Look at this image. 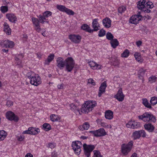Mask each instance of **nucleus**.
<instances>
[{
  "instance_id": "aec40b11",
  "label": "nucleus",
  "mask_w": 157,
  "mask_h": 157,
  "mask_svg": "<svg viewBox=\"0 0 157 157\" xmlns=\"http://www.w3.org/2000/svg\"><path fill=\"white\" fill-rule=\"evenodd\" d=\"M94 135L97 136H104L106 135V133L103 128H101L93 132Z\"/></svg>"
},
{
  "instance_id": "a18cd8bd",
  "label": "nucleus",
  "mask_w": 157,
  "mask_h": 157,
  "mask_svg": "<svg viewBox=\"0 0 157 157\" xmlns=\"http://www.w3.org/2000/svg\"><path fill=\"white\" fill-rule=\"evenodd\" d=\"M42 128L45 131H49V124L47 123L44 124L42 126Z\"/></svg>"
},
{
  "instance_id": "6ab92c4d",
  "label": "nucleus",
  "mask_w": 157,
  "mask_h": 157,
  "mask_svg": "<svg viewBox=\"0 0 157 157\" xmlns=\"http://www.w3.org/2000/svg\"><path fill=\"white\" fill-rule=\"evenodd\" d=\"M32 20L33 23L35 26V29L38 32H40L41 31V29L40 27V22L39 19H38L35 17H32Z\"/></svg>"
},
{
  "instance_id": "f8f14e48",
  "label": "nucleus",
  "mask_w": 157,
  "mask_h": 157,
  "mask_svg": "<svg viewBox=\"0 0 157 157\" xmlns=\"http://www.w3.org/2000/svg\"><path fill=\"white\" fill-rule=\"evenodd\" d=\"M6 118L9 120L14 121L17 122L19 120L18 117L16 115L12 112L9 111L6 113Z\"/></svg>"
},
{
  "instance_id": "4468645a",
  "label": "nucleus",
  "mask_w": 157,
  "mask_h": 157,
  "mask_svg": "<svg viewBox=\"0 0 157 157\" xmlns=\"http://www.w3.org/2000/svg\"><path fill=\"white\" fill-rule=\"evenodd\" d=\"M69 38L72 42L78 44L81 41L82 38L79 35L71 34L69 35Z\"/></svg>"
},
{
  "instance_id": "a878e982",
  "label": "nucleus",
  "mask_w": 157,
  "mask_h": 157,
  "mask_svg": "<svg viewBox=\"0 0 157 157\" xmlns=\"http://www.w3.org/2000/svg\"><path fill=\"white\" fill-rule=\"evenodd\" d=\"M6 16L9 21L11 22L15 23L16 21L17 18L13 14L7 13Z\"/></svg>"
},
{
  "instance_id": "4be33fe9",
  "label": "nucleus",
  "mask_w": 157,
  "mask_h": 157,
  "mask_svg": "<svg viewBox=\"0 0 157 157\" xmlns=\"http://www.w3.org/2000/svg\"><path fill=\"white\" fill-rule=\"evenodd\" d=\"M102 23L103 26L106 28H109L111 26V21L108 17L103 19L102 21Z\"/></svg>"
},
{
  "instance_id": "e433bc0d",
  "label": "nucleus",
  "mask_w": 157,
  "mask_h": 157,
  "mask_svg": "<svg viewBox=\"0 0 157 157\" xmlns=\"http://www.w3.org/2000/svg\"><path fill=\"white\" fill-rule=\"evenodd\" d=\"M100 124L101 126L106 129H111L112 126L111 124H108L104 122H101Z\"/></svg>"
},
{
  "instance_id": "4d7b16f0",
  "label": "nucleus",
  "mask_w": 157,
  "mask_h": 157,
  "mask_svg": "<svg viewBox=\"0 0 157 157\" xmlns=\"http://www.w3.org/2000/svg\"><path fill=\"white\" fill-rule=\"evenodd\" d=\"M15 59L17 65H20L21 63V61L18 57H15Z\"/></svg>"
},
{
  "instance_id": "58836bf2",
  "label": "nucleus",
  "mask_w": 157,
  "mask_h": 157,
  "mask_svg": "<svg viewBox=\"0 0 157 157\" xmlns=\"http://www.w3.org/2000/svg\"><path fill=\"white\" fill-rule=\"evenodd\" d=\"M154 6V5L152 2L148 0H146V8L151 9L153 8Z\"/></svg>"
},
{
  "instance_id": "79ce46f5",
  "label": "nucleus",
  "mask_w": 157,
  "mask_h": 157,
  "mask_svg": "<svg viewBox=\"0 0 157 157\" xmlns=\"http://www.w3.org/2000/svg\"><path fill=\"white\" fill-rule=\"evenodd\" d=\"M56 7L58 10L63 12H64L66 8L64 6L60 5H57L56 6Z\"/></svg>"
},
{
  "instance_id": "6e6d98bb",
  "label": "nucleus",
  "mask_w": 157,
  "mask_h": 157,
  "mask_svg": "<svg viewBox=\"0 0 157 157\" xmlns=\"http://www.w3.org/2000/svg\"><path fill=\"white\" fill-rule=\"evenodd\" d=\"M13 102L11 101L8 100L7 101L6 103V105L8 107H10V106L13 105Z\"/></svg>"
},
{
  "instance_id": "bb28decb",
  "label": "nucleus",
  "mask_w": 157,
  "mask_h": 157,
  "mask_svg": "<svg viewBox=\"0 0 157 157\" xmlns=\"http://www.w3.org/2000/svg\"><path fill=\"white\" fill-rule=\"evenodd\" d=\"M134 55L137 61L141 63L143 62L144 59L142 58L140 53L135 52Z\"/></svg>"
},
{
  "instance_id": "ddd939ff",
  "label": "nucleus",
  "mask_w": 157,
  "mask_h": 157,
  "mask_svg": "<svg viewBox=\"0 0 157 157\" xmlns=\"http://www.w3.org/2000/svg\"><path fill=\"white\" fill-rule=\"evenodd\" d=\"M41 79L40 77L38 74L36 75L31 79L30 81V83L32 85L37 86L41 83Z\"/></svg>"
},
{
  "instance_id": "9b49d317",
  "label": "nucleus",
  "mask_w": 157,
  "mask_h": 157,
  "mask_svg": "<svg viewBox=\"0 0 157 157\" xmlns=\"http://www.w3.org/2000/svg\"><path fill=\"white\" fill-rule=\"evenodd\" d=\"M49 16V11H47L44 12L43 15H39L37 16V17L39 19L40 23L43 24L45 22L48 23V21L47 18Z\"/></svg>"
},
{
  "instance_id": "f704fd0d",
  "label": "nucleus",
  "mask_w": 157,
  "mask_h": 157,
  "mask_svg": "<svg viewBox=\"0 0 157 157\" xmlns=\"http://www.w3.org/2000/svg\"><path fill=\"white\" fill-rule=\"evenodd\" d=\"M36 75L34 72L31 71H29L27 73L26 75L27 77L30 79V81L31 80V79L34 77Z\"/></svg>"
},
{
  "instance_id": "0e129e2a",
  "label": "nucleus",
  "mask_w": 157,
  "mask_h": 157,
  "mask_svg": "<svg viewBox=\"0 0 157 157\" xmlns=\"http://www.w3.org/2000/svg\"><path fill=\"white\" fill-rule=\"evenodd\" d=\"M54 55L53 54L50 55V62L52 61L54 58Z\"/></svg>"
},
{
  "instance_id": "1a4fd4ad",
  "label": "nucleus",
  "mask_w": 157,
  "mask_h": 157,
  "mask_svg": "<svg viewBox=\"0 0 157 157\" xmlns=\"http://www.w3.org/2000/svg\"><path fill=\"white\" fill-rule=\"evenodd\" d=\"M125 95L123 92L122 89L119 88L117 93L114 96L113 98L119 102L123 101L124 99Z\"/></svg>"
},
{
  "instance_id": "9d476101",
  "label": "nucleus",
  "mask_w": 157,
  "mask_h": 157,
  "mask_svg": "<svg viewBox=\"0 0 157 157\" xmlns=\"http://www.w3.org/2000/svg\"><path fill=\"white\" fill-rule=\"evenodd\" d=\"M142 17L140 13L132 16L129 20V23L135 25L138 24L141 19Z\"/></svg>"
},
{
  "instance_id": "7c9ffc66",
  "label": "nucleus",
  "mask_w": 157,
  "mask_h": 157,
  "mask_svg": "<svg viewBox=\"0 0 157 157\" xmlns=\"http://www.w3.org/2000/svg\"><path fill=\"white\" fill-rule=\"evenodd\" d=\"M89 124L88 122H85L82 125L79 126V128L81 130H88L90 127Z\"/></svg>"
},
{
  "instance_id": "5701e85b",
  "label": "nucleus",
  "mask_w": 157,
  "mask_h": 157,
  "mask_svg": "<svg viewBox=\"0 0 157 157\" xmlns=\"http://www.w3.org/2000/svg\"><path fill=\"white\" fill-rule=\"evenodd\" d=\"M105 117L107 119L112 120L113 117V113L111 110H106L105 112Z\"/></svg>"
},
{
  "instance_id": "bf43d9fd",
  "label": "nucleus",
  "mask_w": 157,
  "mask_h": 157,
  "mask_svg": "<svg viewBox=\"0 0 157 157\" xmlns=\"http://www.w3.org/2000/svg\"><path fill=\"white\" fill-rule=\"evenodd\" d=\"M57 87L59 89H62L64 88V85L63 84H59L57 86Z\"/></svg>"
},
{
  "instance_id": "a19ab883",
  "label": "nucleus",
  "mask_w": 157,
  "mask_h": 157,
  "mask_svg": "<svg viewBox=\"0 0 157 157\" xmlns=\"http://www.w3.org/2000/svg\"><path fill=\"white\" fill-rule=\"evenodd\" d=\"M130 52L128 49H125L121 54V56L123 58H127L129 55Z\"/></svg>"
},
{
  "instance_id": "f3484780",
  "label": "nucleus",
  "mask_w": 157,
  "mask_h": 157,
  "mask_svg": "<svg viewBox=\"0 0 157 157\" xmlns=\"http://www.w3.org/2000/svg\"><path fill=\"white\" fill-rule=\"evenodd\" d=\"M88 63L90 67L93 70H100L102 67V66L98 64L93 61H90L88 62Z\"/></svg>"
},
{
  "instance_id": "412c9836",
  "label": "nucleus",
  "mask_w": 157,
  "mask_h": 157,
  "mask_svg": "<svg viewBox=\"0 0 157 157\" xmlns=\"http://www.w3.org/2000/svg\"><path fill=\"white\" fill-rule=\"evenodd\" d=\"M107 87L106 83L105 81L101 83L99 88L98 94L99 97H100L102 94L105 92V89Z\"/></svg>"
},
{
  "instance_id": "cd10ccee",
  "label": "nucleus",
  "mask_w": 157,
  "mask_h": 157,
  "mask_svg": "<svg viewBox=\"0 0 157 157\" xmlns=\"http://www.w3.org/2000/svg\"><path fill=\"white\" fill-rule=\"evenodd\" d=\"M29 129L30 130V132L31 135H36L40 132V129L38 128H36L33 127H31L29 128Z\"/></svg>"
},
{
  "instance_id": "e2e57ef3",
  "label": "nucleus",
  "mask_w": 157,
  "mask_h": 157,
  "mask_svg": "<svg viewBox=\"0 0 157 157\" xmlns=\"http://www.w3.org/2000/svg\"><path fill=\"white\" fill-rule=\"evenodd\" d=\"M57 153L55 151L53 152L52 153V157H57Z\"/></svg>"
},
{
  "instance_id": "680f3d73",
  "label": "nucleus",
  "mask_w": 157,
  "mask_h": 157,
  "mask_svg": "<svg viewBox=\"0 0 157 157\" xmlns=\"http://www.w3.org/2000/svg\"><path fill=\"white\" fill-rule=\"evenodd\" d=\"M30 130L29 129V128H28V130H25L24 131L22 132V134H30Z\"/></svg>"
},
{
  "instance_id": "c03bdc74",
  "label": "nucleus",
  "mask_w": 157,
  "mask_h": 157,
  "mask_svg": "<svg viewBox=\"0 0 157 157\" xmlns=\"http://www.w3.org/2000/svg\"><path fill=\"white\" fill-rule=\"evenodd\" d=\"M94 155L93 157H102V155L98 150H95L93 151Z\"/></svg>"
},
{
  "instance_id": "2f4dec72",
  "label": "nucleus",
  "mask_w": 157,
  "mask_h": 157,
  "mask_svg": "<svg viewBox=\"0 0 157 157\" xmlns=\"http://www.w3.org/2000/svg\"><path fill=\"white\" fill-rule=\"evenodd\" d=\"M7 136V132L3 130H0V141L4 140Z\"/></svg>"
},
{
  "instance_id": "4c0bfd02",
  "label": "nucleus",
  "mask_w": 157,
  "mask_h": 157,
  "mask_svg": "<svg viewBox=\"0 0 157 157\" xmlns=\"http://www.w3.org/2000/svg\"><path fill=\"white\" fill-rule=\"evenodd\" d=\"M50 118L51 120L53 121H58L60 120V118L55 114L51 115Z\"/></svg>"
},
{
  "instance_id": "8fccbe9b",
  "label": "nucleus",
  "mask_w": 157,
  "mask_h": 157,
  "mask_svg": "<svg viewBox=\"0 0 157 157\" xmlns=\"http://www.w3.org/2000/svg\"><path fill=\"white\" fill-rule=\"evenodd\" d=\"M126 10V8L124 6H122L119 8L118 11L119 13H122L124 12Z\"/></svg>"
},
{
  "instance_id": "20e7f679",
  "label": "nucleus",
  "mask_w": 157,
  "mask_h": 157,
  "mask_svg": "<svg viewBox=\"0 0 157 157\" xmlns=\"http://www.w3.org/2000/svg\"><path fill=\"white\" fill-rule=\"evenodd\" d=\"M133 141L131 140L127 144H122L121 146V152L124 155H127L132 148Z\"/></svg>"
},
{
  "instance_id": "c756f323",
  "label": "nucleus",
  "mask_w": 157,
  "mask_h": 157,
  "mask_svg": "<svg viewBox=\"0 0 157 157\" xmlns=\"http://www.w3.org/2000/svg\"><path fill=\"white\" fill-rule=\"evenodd\" d=\"M4 31L8 35H10L11 33V29L6 23H5L4 24Z\"/></svg>"
},
{
  "instance_id": "473e14b6",
  "label": "nucleus",
  "mask_w": 157,
  "mask_h": 157,
  "mask_svg": "<svg viewBox=\"0 0 157 157\" xmlns=\"http://www.w3.org/2000/svg\"><path fill=\"white\" fill-rule=\"evenodd\" d=\"M142 103L145 107L149 109L152 108L151 105L150 104L146 98L142 99Z\"/></svg>"
},
{
  "instance_id": "393cba45",
  "label": "nucleus",
  "mask_w": 157,
  "mask_h": 157,
  "mask_svg": "<svg viewBox=\"0 0 157 157\" xmlns=\"http://www.w3.org/2000/svg\"><path fill=\"white\" fill-rule=\"evenodd\" d=\"M81 29L90 33H91L94 32V30L92 29L90 26L86 24H82L81 26Z\"/></svg>"
},
{
  "instance_id": "338daca9",
  "label": "nucleus",
  "mask_w": 157,
  "mask_h": 157,
  "mask_svg": "<svg viewBox=\"0 0 157 157\" xmlns=\"http://www.w3.org/2000/svg\"><path fill=\"white\" fill-rule=\"evenodd\" d=\"M25 157H33V155L30 153H27Z\"/></svg>"
},
{
  "instance_id": "7ed1b4c3",
  "label": "nucleus",
  "mask_w": 157,
  "mask_h": 157,
  "mask_svg": "<svg viewBox=\"0 0 157 157\" xmlns=\"http://www.w3.org/2000/svg\"><path fill=\"white\" fill-rule=\"evenodd\" d=\"M138 117L139 119L146 123L150 121L155 123L156 121L155 117L149 112H145L142 115L138 116Z\"/></svg>"
},
{
  "instance_id": "423d86ee",
  "label": "nucleus",
  "mask_w": 157,
  "mask_h": 157,
  "mask_svg": "<svg viewBox=\"0 0 157 157\" xmlns=\"http://www.w3.org/2000/svg\"><path fill=\"white\" fill-rule=\"evenodd\" d=\"M126 126L128 128L137 129L140 128L141 125L140 122L133 120H131L127 122Z\"/></svg>"
},
{
  "instance_id": "a211bd4d",
  "label": "nucleus",
  "mask_w": 157,
  "mask_h": 157,
  "mask_svg": "<svg viewBox=\"0 0 157 157\" xmlns=\"http://www.w3.org/2000/svg\"><path fill=\"white\" fill-rule=\"evenodd\" d=\"M99 19L98 18L94 19L92 20V27L94 31H97L99 30L101 28L100 25L98 22Z\"/></svg>"
},
{
  "instance_id": "603ef678",
  "label": "nucleus",
  "mask_w": 157,
  "mask_h": 157,
  "mask_svg": "<svg viewBox=\"0 0 157 157\" xmlns=\"http://www.w3.org/2000/svg\"><path fill=\"white\" fill-rule=\"evenodd\" d=\"M156 80V77L154 76H152L149 78V81L151 83L155 82Z\"/></svg>"
},
{
  "instance_id": "72a5a7b5",
  "label": "nucleus",
  "mask_w": 157,
  "mask_h": 157,
  "mask_svg": "<svg viewBox=\"0 0 157 157\" xmlns=\"http://www.w3.org/2000/svg\"><path fill=\"white\" fill-rule=\"evenodd\" d=\"M110 44L112 47L115 48L119 45V42L116 39H114L110 41Z\"/></svg>"
},
{
  "instance_id": "6e6552de",
  "label": "nucleus",
  "mask_w": 157,
  "mask_h": 157,
  "mask_svg": "<svg viewBox=\"0 0 157 157\" xmlns=\"http://www.w3.org/2000/svg\"><path fill=\"white\" fill-rule=\"evenodd\" d=\"M146 0H140L138 2L137 4V7L139 9L142 10L145 13H149L151 10L146 8Z\"/></svg>"
},
{
  "instance_id": "f257e3e1",
  "label": "nucleus",
  "mask_w": 157,
  "mask_h": 157,
  "mask_svg": "<svg viewBox=\"0 0 157 157\" xmlns=\"http://www.w3.org/2000/svg\"><path fill=\"white\" fill-rule=\"evenodd\" d=\"M57 66L60 69H63L65 66L66 70L68 72L71 71L75 65V62L71 57H68L64 61L61 57H58L56 60Z\"/></svg>"
},
{
  "instance_id": "f03ea898",
  "label": "nucleus",
  "mask_w": 157,
  "mask_h": 157,
  "mask_svg": "<svg viewBox=\"0 0 157 157\" xmlns=\"http://www.w3.org/2000/svg\"><path fill=\"white\" fill-rule=\"evenodd\" d=\"M97 105V102L95 101L88 100L85 101L83 104L81 111L82 113H88L93 109Z\"/></svg>"
},
{
  "instance_id": "37998d69",
  "label": "nucleus",
  "mask_w": 157,
  "mask_h": 157,
  "mask_svg": "<svg viewBox=\"0 0 157 157\" xmlns=\"http://www.w3.org/2000/svg\"><path fill=\"white\" fill-rule=\"evenodd\" d=\"M64 12L65 13L69 15H73L75 14V13L74 11L67 7Z\"/></svg>"
},
{
  "instance_id": "052dcab7",
  "label": "nucleus",
  "mask_w": 157,
  "mask_h": 157,
  "mask_svg": "<svg viewBox=\"0 0 157 157\" xmlns=\"http://www.w3.org/2000/svg\"><path fill=\"white\" fill-rule=\"evenodd\" d=\"M56 146V144L55 143L53 142L50 144V147L52 149L54 148Z\"/></svg>"
},
{
  "instance_id": "ea45409f",
  "label": "nucleus",
  "mask_w": 157,
  "mask_h": 157,
  "mask_svg": "<svg viewBox=\"0 0 157 157\" xmlns=\"http://www.w3.org/2000/svg\"><path fill=\"white\" fill-rule=\"evenodd\" d=\"M151 105L154 106L157 104V97H153L151 98L150 101Z\"/></svg>"
},
{
  "instance_id": "0eeeda50",
  "label": "nucleus",
  "mask_w": 157,
  "mask_h": 157,
  "mask_svg": "<svg viewBox=\"0 0 157 157\" xmlns=\"http://www.w3.org/2000/svg\"><path fill=\"white\" fill-rule=\"evenodd\" d=\"M83 146L85 155L87 157H90V156L91 152L95 148V146L93 145H87L86 144H84Z\"/></svg>"
},
{
  "instance_id": "b1692460",
  "label": "nucleus",
  "mask_w": 157,
  "mask_h": 157,
  "mask_svg": "<svg viewBox=\"0 0 157 157\" xmlns=\"http://www.w3.org/2000/svg\"><path fill=\"white\" fill-rule=\"evenodd\" d=\"M144 127L149 132H153L155 129V127L150 123L145 124L144 125Z\"/></svg>"
},
{
  "instance_id": "864d4df0",
  "label": "nucleus",
  "mask_w": 157,
  "mask_h": 157,
  "mask_svg": "<svg viewBox=\"0 0 157 157\" xmlns=\"http://www.w3.org/2000/svg\"><path fill=\"white\" fill-rule=\"evenodd\" d=\"M111 63L114 66H117L119 64V61L117 59H114V62L111 61Z\"/></svg>"
},
{
  "instance_id": "c9c22d12",
  "label": "nucleus",
  "mask_w": 157,
  "mask_h": 157,
  "mask_svg": "<svg viewBox=\"0 0 157 157\" xmlns=\"http://www.w3.org/2000/svg\"><path fill=\"white\" fill-rule=\"evenodd\" d=\"M145 71L143 68L140 69L138 73V75L139 77L141 79H142L144 75Z\"/></svg>"
},
{
  "instance_id": "13d9d810",
  "label": "nucleus",
  "mask_w": 157,
  "mask_h": 157,
  "mask_svg": "<svg viewBox=\"0 0 157 157\" xmlns=\"http://www.w3.org/2000/svg\"><path fill=\"white\" fill-rule=\"evenodd\" d=\"M25 138V136L23 135H21L19 137H18L17 140L19 141H22L24 140Z\"/></svg>"
},
{
  "instance_id": "09e8293b",
  "label": "nucleus",
  "mask_w": 157,
  "mask_h": 157,
  "mask_svg": "<svg viewBox=\"0 0 157 157\" xmlns=\"http://www.w3.org/2000/svg\"><path fill=\"white\" fill-rule=\"evenodd\" d=\"M1 10L3 13H6L8 10V7L7 6H2L1 7Z\"/></svg>"
},
{
  "instance_id": "5fc2aeb1",
  "label": "nucleus",
  "mask_w": 157,
  "mask_h": 157,
  "mask_svg": "<svg viewBox=\"0 0 157 157\" xmlns=\"http://www.w3.org/2000/svg\"><path fill=\"white\" fill-rule=\"evenodd\" d=\"M88 83L93 86H94L95 84L94 80L92 78H90L88 80Z\"/></svg>"
},
{
  "instance_id": "3c124183",
  "label": "nucleus",
  "mask_w": 157,
  "mask_h": 157,
  "mask_svg": "<svg viewBox=\"0 0 157 157\" xmlns=\"http://www.w3.org/2000/svg\"><path fill=\"white\" fill-rule=\"evenodd\" d=\"M105 34V31L102 29H101L99 32L98 36L100 37H102L104 36Z\"/></svg>"
},
{
  "instance_id": "de8ad7c7",
  "label": "nucleus",
  "mask_w": 157,
  "mask_h": 157,
  "mask_svg": "<svg viewBox=\"0 0 157 157\" xmlns=\"http://www.w3.org/2000/svg\"><path fill=\"white\" fill-rule=\"evenodd\" d=\"M140 137L142 136L143 137H146L147 136L146 133L144 130H139Z\"/></svg>"
},
{
  "instance_id": "2eb2a0df",
  "label": "nucleus",
  "mask_w": 157,
  "mask_h": 157,
  "mask_svg": "<svg viewBox=\"0 0 157 157\" xmlns=\"http://www.w3.org/2000/svg\"><path fill=\"white\" fill-rule=\"evenodd\" d=\"M69 106L70 109L73 111L77 115H80L82 114L81 109L80 110V108L78 106H76L73 103L69 105Z\"/></svg>"
},
{
  "instance_id": "c85d7f7f",
  "label": "nucleus",
  "mask_w": 157,
  "mask_h": 157,
  "mask_svg": "<svg viewBox=\"0 0 157 157\" xmlns=\"http://www.w3.org/2000/svg\"><path fill=\"white\" fill-rule=\"evenodd\" d=\"M131 137L134 140L139 139L140 137L139 130L135 131L133 132Z\"/></svg>"
},
{
  "instance_id": "69168bd1",
  "label": "nucleus",
  "mask_w": 157,
  "mask_h": 157,
  "mask_svg": "<svg viewBox=\"0 0 157 157\" xmlns=\"http://www.w3.org/2000/svg\"><path fill=\"white\" fill-rule=\"evenodd\" d=\"M142 42L140 41H138L136 42V44L138 47H140L142 44Z\"/></svg>"
},
{
  "instance_id": "dca6fc26",
  "label": "nucleus",
  "mask_w": 157,
  "mask_h": 157,
  "mask_svg": "<svg viewBox=\"0 0 157 157\" xmlns=\"http://www.w3.org/2000/svg\"><path fill=\"white\" fill-rule=\"evenodd\" d=\"M0 45L2 47L12 48L14 47V44L13 41L7 40L2 42Z\"/></svg>"
},
{
  "instance_id": "774afa93",
  "label": "nucleus",
  "mask_w": 157,
  "mask_h": 157,
  "mask_svg": "<svg viewBox=\"0 0 157 157\" xmlns=\"http://www.w3.org/2000/svg\"><path fill=\"white\" fill-rule=\"evenodd\" d=\"M131 157H138L136 153H134L132 154Z\"/></svg>"
},
{
  "instance_id": "39448f33",
  "label": "nucleus",
  "mask_w": 157,
  "mask_h": 157,
  "mask_svg": "<svg viewBox=\"0 0 157 157\" xmlns=\"http://www.w3.org/2000/svg\"><path fill=\"white\" fill-rule=\"evenodd\" d=\"M82 147V143L78 141L73 142L72 144V147L75 154L79 155L81 151Z\"/></svg>"
},
{
  "instance_id": "49530a36",
  "label": "nucleus",
  "mask_w": 157,
  "mask_h": 157,
  "mask_svg": "<svg viewBox=\"0 0 157 157\" xmlns=\"http://www.w3.org/2000/svg\"><path fill=\"white\" fill-rule=\"evenodd\" d=\"M106 37L108 40L111 41L113 39V36L111 33L108 32L106 34Z\"/></svg>"
}]
</instances>
